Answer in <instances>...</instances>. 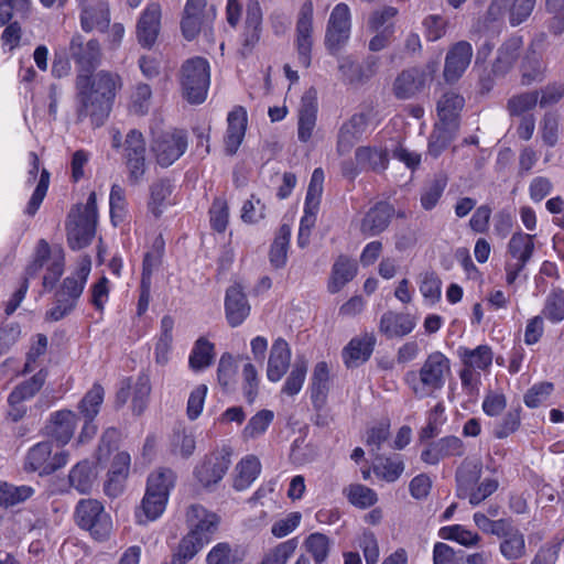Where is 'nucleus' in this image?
<instances>
[{"instance_id": "nucleus-62", "label": "nucleus", "mask_w": 564, "mask_h": 564, "mask_svg": "<svg viewBox=\"0 0 564 564\" xmlns=\"http://www.w3.org/2000/svg\"><path fill=\"white\" fill-rule=\"evenodd\" d=\"M207 564H238L240 557L237 550H234L227 542L217 543L207 554Z\"/></svg>"}, {"instance_id": "nucleus-48", "label": "nucleus", "mask_w": 564, "mask_h": 564, "mask_svg": "<svg viewBox=\"0 0 564 564\" xmlns=\"http://www.w3.org/2000/svg\"><path fill=\"white\" fill-rule=\"evenodd\" d=\"M539 90L524 91L513 95L507 101V110L511 117H523L539 104Z\"/></svg>"}, {"instance_id": "nucleus-57", "label": "nucleus", "mask_w": 564, "mask_h": 564, "mask_svg": "<svg viewBox=\"0 0 564 564\" xmlns=\"http://www.w3.org/2000/svg\"><path fill=\"white\" fill-rule=\"evenodd\" d=\"M51 258V247L45 239H40L33 260L25 268L24 276L22 281H26V285L29 286V282L31 279L37 276L40 271L43 269L44 264Z\"/></svg>"}, {"instance_id": "nucleus-7", "label": "nucleus", "mask_w": 564, "mask_h": 564, "mask_svg": "<svg viewBox=\"0 0 564 564\" xmlns=\"http://www.w3.org/2000/svg\"><path fill=\"white\" fill-rule=\"evenodd\" d=\"M77 525L90 533L97 541L110 535L112 522L102 503L96 499H82L75 510Z\"/></svg>"}, {"instance_id": "nucleus-2", "label": "nucleus", "mask_w": 564, "mask_h": 564, "mask_svg": "<svg viewBox=\"0 0 564 564\" xmlns=\"http://www.w3.org/2000/svg\"><path fill=\"white\" fill-rule=\"evenodd\" d=\"M186 518L191 530L172 554L171 564H186L191 561L205 544L209 543L219 523L218 516L200 505H192Z\"/></svg>"}, {"instance_id": "nucleus-14", "label": "nucleus", "mask_w": 564, "mask_h": 564, "mask_svg": "<svg viewBox=\"0 0 564 564\" xmlns=\"http://www.w3.org/2000/svg\"><path fill=\"white\" fill-rule=\"evenodd\" d=\"M473 57L471 44L459 41L452 45L446 54L443 76L446 83L457 82L466 72Z\"/></svg>"}, {"instance_id": "nucleus-44", "label": "nucleus", "mask_w": 564, "mask_h": 564, "mask_svg": "<svg viewBox=\"0 0 564 564\" xmlns=\"http://www.w3.org/2000/svg\"><path fill=\"white\" fill-rule=\"evenodd\" d=\"M167 499L163 496L145 492L140 507L135 511L138 523L145 524L158 519L164 511Z\"/></svg>"}, {"instance_id": "nucleus-11", "label": "nucleus", "mask_w": 564, "mask_h": 564, "mask_svg": "<svg viewBox=\"0 0 564 564\" xmlns=\"http://www.w3.org/2000/svg\"><path fill=\"white\" fill-rule=\"evenodd\" d=\"M145 152V141L142 133L137 129L130 130L123 143V158L131 184H138L143 178L147 170Z\"/></svg>"}, {"instance_id": "nucleus-23", "label": "nucleus", "mask_w": 564, "mask_h": 564, "mask_svg": "<svg viewBox=\"0 0 564 564\" xmlns=\"http://www.w3.org/2000/svg\"><path fill=\"white\" fill-rule=\"evenodd\" d=\"M68 218L67 241L69 247L73 250L87 247L95 236L97 221L75 215L74 212L69 214Z\"/></svg>"}, {"instance_id": "nucleus-28", "label": "nucleus", "mask_w": 564, "mask_h": 564, "mask_svg": "<svg viewBox=\"0 0 564 564\" xmlns=\"http://www.w3.org/2000/svg\"><path fill=\"white\" fill-rule=\"evenodd\" d=\"M225 308L228 323L239 326L249 315L250 306L240 285H231L226 292Z\"/></svg>"}, {"instance_id": "nucleus-35", "label": "nucleus", "mask_w": 564, "mask_h": 564, "mask_svg": "<svg viewBox=\"0 0 564 564\" xmlns=\"http://www.w3.org/2000/svg\"><path fill=\"white\" fill-rule=\"evenodd\" d=\"M458 129L459 123H448L443 121L435 123L429 138V153L432 156L437 158L456 138Z\"/></svg>"}, {"instance_id": "nucleus-1", "label": "nucleus", "mask_w": 564, "mask_h": 564, "mask_svg": "<svg viewBox=\"0 0 564 564\" xmlns=\"http://www.w3.org/2000/svg\"><path fill=\"white\" fill-rule=\"evenodd\" d=\"M121 85V77L113 72L102 69L97 73L77 74V120L82 122L89 117L96 127L101 126L110 113Z\"/></svg>"}, {"instance_id": "nucleus-61", "label": "nucleus", "mask_w": 564, "mask_h": 564, "mask_svg": "<svg viewBox=\"0 0 564 564\" xmlns=\"http://www.w3.org/2000/svg\"><path fill=\"white\" fill-rule=\"evenodd\" d=\"M500 552L509 561L519 560L525 554L524 536L518 530L506 536L500 543Z\"/></svg>"}, {"instance_id": "nucleus-40", "label": "nucleus", "mask_w": 564, "mask_h": 564, "mask_svg": "<svg viewBox=\"0 0 564 564\" xmlns=\"http://www.w3.org/2000/svg\"><path fill=\"white\" fill-rule=\"evenodd\" d=\"M96 479L97 473L93 464L88 460L77 463L68 475L70 487L76 489L79 494L90 492Z\"/></svg>"}, {"instance_id": "nucleus-26", "label": "nucleus", "mask_w": 564, "mask_h": 564, "mask_svg": "<svg viewBox=\"0 0 564 564\" xmlns=\"http://www.w3.org/2000/svg\"><path fill=\"white\" fill-rule=\"evenodd\" d=\"M376 341V336L372 333H365L360 337L352 338L343 349L345 365L351 368L367 361L373 351Z\"/></svg>"}, {"instance_id": "nucleus-59", "label": "nucleus", "mask_w": 564, "mask_h": 564, "mask_svg": "<svg viewBox=\"0 0 564 564\" xmlns=\"http://www.w3.org/2000/svg\"><path fill=\"white\" fill-rule=\"evenodd\" d=\"M306 372L307 361L304 358H297L285 380L282 392L291 397L297 394L302 389Z\"/></svg>"}, {"instance_id": "nucleus-29", "label": "nucleus", "mask_w": 564, "mask_h": 564, "mask_svg": "<svg viewBox=\"0 0 564 564\" xmlns=\"http://www.w3.org/2000/svg\"><path fill=\"white\" fill-rule=\"evenodd\" d=\"M80 12V26L89 33L97 30L106 32L110 26V10L107 2H99L96 6L83 4Z\"/></svg>"}, {"instance_id": "nucleus-50", "label": "nucleus", "mask_w": 564, "mask_h": 564, "mask_svg": "<svg viewBox=\"0 0 564 564\" xmlns=\"http://www.w3.org/2000/svg\"><path fill=\"white\" fill-rule=\"evenodd\" d=\"M304 549L310 553L315 564H323L330 552V539L319 532L311 533L303 543Z\"/></svg>"}, {"instance_id": "nucleus-27", "label": "nucleus", "mask_w": 564, "mask_h": 564, "mask_svg": "<svg viewBox=\"0 0 564 564\" xmlns=\"http://www.w3.org/2000/svg\"><path fill=\"white\" fill-rule=\"evenodd\" d=\"M291 361V349L286 340L278 338L272 344L267 377L272 382H278L288 371Z\"/></svg>"}, {"instance_id": "nucleus-22", "label": "nucleus", "mask_w": 564, "mask_h": 564, "mask_svg": "<svg viewBox=\"0 0 564 564\" xmlns=\"http://www.w3.org/2000/svg\"><path fill=\"white\" fill-rule=\"evenodd\" d=\"M416 326V318L409 313H398L387 311L381 315L379 322V332L387 338H402Z\"/></svg>"}, {"instance_id": "nucleus-37", "label": "nucleus", "mask_w": 564, "mask_h": 564, "mask_svg": "<svg viewBox=\"0 0 564 564\" xmlns=\"http://www.w3.org/2000/svg\"><path fill=\"white\" fill-rule=\"evenodd\" d=\"M355 158L360 169L377 173L384 171L389 163L387 150L379 148L360 147L356 150Z\"/></svg>"}, {"instance_id": "nucleus-51", "label": "nucleus", "mask_w": 564, "mask_h": 564, "mask_svg": "<svg viewBox=\"0 0 564 564\" xmlns=\"http://www.w3.org/2000/svg\"><path fill=\"white\" fill-rule=\"evenodd\" d=\"M522 84L530 85L533 82H541L544 77L545 66L540 53L527 51L521 63Z\"/></svg>"}, {"instance_id": "nucleus-56", "label": "nucleus", "mask_w": 564, "mask_h": 564, "mask_svg": "<svg viewBox=\"0 0 564 564\" xmlns=\"http://www.w3.org/2000/svg\"><path fill=\"white\" fill-rule=\"evenodd\" d=\"M462 356L463 364L466 367L485 370L492 362V350L487 345H480L475 349H464Z\"/></svg>"}, {"instance_id": "nucleus-18", "label": "nucleus", "mask_w": 564, "mask_h": 564, "mask_svg": "<svg viewBox=\"0 0 564 564\" xmlns=\"http://www.w3.org/2000/svg\"><path fill=\"white\" fill-rule=\"evenodd\" d=\"M161 28V7L148 4L137 23V39L141 46L150 48L155 43Z\"/></svg>"}, {"instance_id": "nucleus-31", "label": "nucleus", "mask_w": 564, "mask_h": 564, "mask_svg": "<svg viewBox=\"0 0 564 564\" xmlns=\"http://www.w3.org/2000/svg\"><path fill=\"white\" fill-rule=\"evenodd\" d=\"M130 455L127 452L117 453L108 473L105 484V492L110 497H117L123 488V481L130 469Z\"/></svg>"}, {"instance_id": "nucleus-15", "label": "nucleus", "mask_w": 564, "mask_h": 564, "mask_svg": "<svg viewBox=\"0 0 564 564\" xmlns=\"http://www.w3.org/2000/svg\"><path fill=\"white\" fill-rule=\"evenodd\" d=\"M536 0H492L488 8V15L497 20L503 10L508 11V20L511 26H518L531 15Z\"/></svg>"}, {"instance_id": "nucleus-17", "label": "nucleus", "mask_w": 564, "mask_h": 564, "mask_svg": "<svg viewBox=\"0 0 564 564\" xmlns=\"http://www.w3.org/2000/svg\"><path fill=\"white\" fill-rule=\"evenodd\" d=\"M324 172L321 167L313 171L307 187L304 205V216L301 219L300 229L311 232V228L316 220V214L319 208L321 196L323 193Z\"/></svg>"}, {"instance_id": "nucleus-32", "label": "nucleus", "mask_w": 564, "mask_h": 564, "mask_svg": "<svg viewBox=\"0 0 564 564\" xmlns=\"http://www.w3.org/2000/svg\"><path fill=\"white\" fill-rule=\"evenodd\" d=\"M207 0H187L183 18L181 21V30L183 36L187 41H192L199 33L203 25V12L206 8Z\"/></svg>"}, {"instance_id": "nucleus-41", "label": "nucleus", "mask_w": 564, "mask_h": 564, "mask_svg": "<svg viewBox=\"0 0 564 564\" xmlns=\"http://www.w3.org/2000/svg\"><path fill=\"white\" fill-rule=\"evenodd\" d=\"M290 237V226L282 225L275 234L269 250V261L274 269H282L286 264Z\"/></svg>"}, {"instance_id": "nucleus-4", "label": "nucleus", "mask_w": 564, "mask_h": 564, "mask_svg": "<svg viewBox=\"0 0 564 564\" xmlns=\"http://www.w3.org/2000/svg\"><path fill=\"white\" fill-rule=\"evenodd\" d=\"M482 464L478 459L465 458L455 473L456 496L467 499L476 507L495 494L499 488L497 478L487 477L480 480Z\"/></svg>"}, {"instance_id": "nucleus-43", "label": "nucleus", "mask_w": 564, "mask_h": 564, "mask_svg": "<svg viewBox=\"0 0 564 564\" xmlns=\"http://www.w3.org/2000/svg\"><path fill=\"white\" fill-rule=\"evenodd\" d=\"M236 470L234 488L241 491L248 488L259 476L261 464L257 456L248 455L238 463Z\"/></svg>"}, {"instance_id": "nucleus-16", "label": "nucleus", "mask_w": 564, "mask_h": 564, "mask_svg": "<svg viewBox=\"0 0 564 564\" xmlns=\"http://www.w3.org/2000/svg\"><path fill=\"white\" fill-rule=\"evenodd\" d=\"M427 82V74L419 67L403 69L394 79L392 91L397 99L405 100L421 93Z\"/></svg>"}, {"instance_id": "nucleus-58", "label": "nucleus", "mask_w": 564, "mask_h": 564, "mask_svg": "<svg viewBox=\"0 0 564 564\" xmlns=\"http://www.w3.org/2000/svg\"><path fill=\"white\" fill-rule=\"evenodd\" d=\"M299 545L297 538L279 543L269 550L259 564H286Z\"/></svg>"}, {"instance_id": "nucleus-3", "label": "nucleus", "mask_w": 564, "mask_h": 564, "mask_svg": "<svg viewBox=\"0 0 564 564\" xmlns=\"http://www.w3.org/2000/svg\"><path fill=\"white\" fill-rule=\"evenodd\" d=\"M451 376V360L441 351L427 355L419 371L410 370L404 381L417 398L436 397Z\"/></svg>"}, {"instance_id": "nucleus-53", "label": "nucleus", "mask_w": 564, "mask_h": 564, "mask_svg": "<svg viewBox=\"0 0 564 564\" xmlns=\"http://www.w3.org/2000/svg\"><path fill=\"white\" fill-rule=\"evenodd\" d=\"M447 185V177L443 174L435 175L426 185L423 187L421 193V205L425 210L433 209Z\"/></svg>"}, {"instance_id": "nucleus-9", "label": "nucleus", "mask_w": 564, "mask_h": 564, "mask_svg": "<svg viewBox=\"0 0 564 564\" xmlns=\"http://www.w3.org/2000/svg\"><path fill=\"white\" fill-rule=\"evenodd\" d=\"M187 134L184 130H170L156 134L151 143V150L156 163L162 167L171 166L186 151Z\"/></svg>"}, {"instance_id": "nucleus-42", "label": "nucleus", "mask_w": 564, "mask_h": 564, "mask_svg": "<svg viewBox=\"0 0 564 564\" xmlns=\"http://www.w3.org/2000/svg\"><path fill=\"white\" fill-rule=\"evenodd\" d=\"M405 469L403 459L400 456L388 457L378 455L372 465L375 475L387 481H397Z\"/></svg>"}, {"instance_id": "nucleus-24", "label": "nucleus", "mask_w": 564, "mask_h": 564, "mask_svg": "<svg viewBox=\"0 0 564 564\" xmlns=\"http://www.w3.org/2000/svg\"><path fill=\"white\" fill-rule=\"evenodd\" d=\"M394 208L387 202H379L371 207L361 220L360 230L367 236H377L384 231L392 216Z\"/></svg>"}, {"instance_id": "nucleus-46", "label": "nucleus", "mask_w": 564, "mask_h": 564, "mask_svg": "<svg viewBox=\"0 0 564 564\" xmlns=\"http://www.w3.org/2000/svg\"><path fill=\"white\" fill-rule=\"evenodd\" d=\"M174 481L175 474L172 469L159 468L149 475L145 492L160 495L169 499V494L174 486Z\"/></svg>"}, {"instance_id": "nucleus-47", "label": "nucleus", "mask_w": 564, "mask_h": 564, "mask_svg": "<svg viewBox=\"0 0 564 564\" xmlns=\"http://www.w3.org/2000/svg\"><path fill=\"white\" fill-rule=\"evenodd\" d=\"M35 490L31 486H14L8 482L0 485V507L12 508L30 499Z\"/></svg>"}, {"instance_id": "nucleus-21", "label": "nucleus", "mask_w": 564, "mask_h": 564, "mask_svg": "<svg viewBox=\"0 0 564 564\" xmlns=\"http://www.w3.org/2000/svg\"><path fill=\"white\" fill-rule=\"evenodd\" d=\"M522 47V36L512 35L507 39L497 50V56L491 66L492 74L496 76L507 75L518 62Z\"/></svg>"}, {"instance_id": "nucleus-36", "label": "nucleus", "mask_w": 564, "mask_h": 564, "mask_svg": "<svg viewBox=\"0 0 564 564\" xmlns=\"http://www.w3.org/2000/svg\"><path fill=\"white\" fill-rule=\"evenodd\" d=\"M46 378L47 371L41 369L30 379L19 383L8 397L9 405H20L22 402L32 399L42 389Z\"/></svg>"}, {"instance_id": "nucleus-10", "label": "nucleus", "mask_w": 564, "mask_h": 564, "mask_svg": "<svg viewBox=\"0 0 564 564\" xmlns=\"http://www.w3.org/2000/svg\"><path fill=\"white\" fill-rule=\"evenodd\" d=\"M69 56L78 67L77 74H88L101 64L102 52L98 40L85 37L75 33L69 42L68 47Z\"/></svg>"}, {"instance_id": "nucleus-12", "label": "nucleus", "mask_w": 564, "mask_h": 564, "mask_svg": "<svg viewBox=\"0 0 564 564\" xmlns=\"http://www.w3.org/2000/svg\"><path fill=\"white\" fill-rule=\"evenodd\" d=\"M350 10L346 3H338L332 11L325 34V45L334 54L338 52L349 39Z\"/></svg>"}, {"instance_id": "nucleus-45", "label": "nucleus", "mask_w": 564, "mask_h": 564, "mask_svg": "<svg viewBox=\"0 0 564 564\" xmlns=\"http://www.w3.org/2000/svg\"><path fill=\"white\" fill-rule=\"evenodd\" d=\"M344 496L350 505L359 509H367L378 501L377 492L361 484H350L343 489Z\"/></svg>"}, {"instance_id": "nucleus-63", "label": "nucleus", "mask_w": 564, "mask_h": 564, "mask_svg": "<svg viewBox=\"0 0 564 564\" xmlns=\"http://www.w3.org/2000/svg\"><path fill=\"white\" fill-rule=\"evenodd\" d=\"M338 70L340 73L343 82L345 83L354 85L365 83L364 66L354 62L348 56L339 58Z\"/></svg>"}, {"instance_id": "nucleus-33", "label": "nucleus", "mask_w": 564, "mask_h": 564, "mask_svg": "<svg viewBox=\"0 0 564 564\" xmlns=\"http://www.w3.org/2000/svg\"><path fill=\"white\" fill-rule=\"evenodd\" d=\"M317 104L312 91L306 93L301 100L297 122V137L301 142H307L316 124Z\"/></svg>"}, {"instance_id": "nucleus-30", "label": "nucleus", "mask_w": 564, "mask_h": 564, "mask_svg": "<svg viewBox=\"0 0 564 564\" xmlns=\"http://www.w3.org/2000/svg\"><path fill=\"white\" fill-rule=\"evenodd\" d=\"M228 128L225 137L226 152L234 155L240 147L247 128V112L242 107H236L228 113Z\"/></svg>"}, {"instance_id": "nucleus-64", "label": "nucleus", "mask_w": 564, "mask_h": 564, "mask_svg": "<svg viewBox=\"0 0 564 564\" xmlns=\"http://www.w3.org/2000/svg\"><path fill=\"white\" fill-rule=\"evenodd\" d=\"M274 414L270 410H261L256 413L243 429V435L254 438L263 434L273 421Z\"/></svg>"}, {"instance_id": "nucleus-52", "label": "nucleus", "mask_w": 564, "mask_h": 564, "mask_svg": "<svg viewBox=\"0 0 564 564\" xmlns=\"http://www.w3.org/2000/svg\"><path fill=\"white\" fill-rule=\"evenodd\" d=\"M171 193L172 184L167 178L158 180L150 186V200L148 203V207L155 218H159L162 215V208Z\"/></svg>"}, {"instance_id": "nucleus-13", "label": "nucleus", "mask_w": 564, "mask_h": 564, "mask_svg": "<svg viewBox=\"0 0 564 564\" xmlns=\"http://www.w3.org/2000/svg\"><path fill=\"white\" fill-rule=\"evenodd\" d=\"M313 4L305 2L300 11L296 22V50L299 55V63L301 66L307 68L312 62V46H313Z\"/></svg>"}, {"instance_id": "nucleus-5", "label": "nucleus", "mask_w": 564, "mask_h": 564, "mask_svg": "<svg viewBox=\"0 0 564 564\" xmlns=\"http://www.w3.org/2000/svg\"><path fill=\"white\" fill-rule=\"evenodd\" d=\"M90 272V262L82 264L75 274L63 280L55 293L54 306L46 312V319L57 322L70 314L83 294Z\"/></svg>"}, {"instance_id": "nucleus-60", "label": "nucleus", "mask_w": 564, "mask_h": 564, "mask_svg": "<svg viewBox=\"0 0 564 564\" xmlns=\"http://www.w3.org/2000/svg\"><path fill=\"white\" fill-rule=\"evenodd\" d=\"M438 535L444 540L456 541L464 546H474L480 541V536L477 533H474L459 524L441 528Z\"/></svg>"}, {"instance_id": "nucleus-34", "label": "nucleus", "mask_w": 564, "mask_h": 564, "mask_svg": "<svg viewBox=\"0 0 564 564\" xmlns=\"http://www.w3.org/2000/svg\"><path fill=\"white\" fill-rule=\"evenodd\" d=\"M534 237L522 231L511 236L507 247V254L511 258V262L525 268L535 249Z\"/></svg>"}, {"instance_id": "nucleus-6", "label": "nucleus", "mask_w": 564, "mask_h": 564, "mask_svg": "<svg viewBox=\"0 0 564 564\" xmlns=\"http://www.w3.org/2000/svg\"><path fill=\"white\" fill-rule=\"evenodd\" d=\"M210 83V67L207 59L193 57L181 69V86L184 98L191 104H202Z\"/></svg>"}, {"instance_id": "nucleus-19", "label": "nucleus", "mask_w": 564, "mask_h": 564, "mask_svg": "<svg viewBox=\"0 0 564 564\" xmlns=\"http://www.w3.org/2000/svg\"><path fill=\"white\" fill-rule=\"evenodd\" d=\"M77 415L70 410H61L51 414L45 425V434L52 437L59 445H66L73 437L76 425Z\"/></svg>"}, {"instance_id": "nucleus-38", "label": "nucleus", "mask_w": 564, "mask_h": 564, "mask_svg": "<svg viewBox=\"0 0 564 564\" xmlns=\"http://www.w3.org/2000/svg\"><path fill=\"white\" fill-rule=\"evenodd\" d=\"M357 272L356 263L345 256H340L333 265L332 276L328 282V291L332 294L339 292Z\"/></svg>"}, {"instance_id": "nucleus-8", "label": "nucleus", "mask_w": 564, "mask_h": 564, "mask_svg": "<svg viewBox=\"0 0 564 564\" xmlns=\"http://www.w3.org/2000/svg\"><path fill=\"white\" fill-rule=\"evenodd\" d=\"M69 453L65 449L53 453V444L48 441L33 445L24 457L23 468L28 473L48 476L66 466Z\"/></svg>"}, {"instance_id": "nucleus-54", "label": "nucleus", "mask_w": 564, "mask_h": 564, "mask_svg": "<svg viewBox=\"0 0 564 564\" xmlns=\"http://www.w3.org/2000/svg\"><path fill=\"white\" fill-rule=\"evenodd\" d=\"M104 388L100 384L95 383L78 404V410L83 417L95 420L104 402Z\"/></svg>"}, {"instance_id": "nucleus-39", "label": "nucleus", "mask_w": 564, "mask_h": 564, "mask_svg": "<svg viewBox=\"0 0 564 564\" xmlns=\"http://www.w3.org/2000/svg\"><path fill=\"white\" fill-rule=\"evenodd\" d=\"M465 105L463 96L455 91H446L436 105L438 120L448 123H459V112Z\"/></svg>"}, {"instance_id": "nucleus-49", "label": "nucleus", "mask_w": 564, "mask_h": 564, "mask_svg": "<svg viewBox=\"0 0 564 564\" xmlns=\"http://www.w3.org/2000/svg\"><path fill=\"white\" fill-rule=\"evenodd\" d=\"M328 391V367L324 361L318 362L313 371L311 399L315 406H322Z\"/></svg>"}, {"instance_id": "nucleus-20", "label": "nucleus", "mask_w": 564, "mask_h": 564, "mask_svg": "<svg viewBox=\"0 0 564 564\" xmlns=\"http://www.w3.org/2000/svg\"><path fill=\"white\" fill-rule=\"evenodd\" d=\"M230 464L229 453L210 455L196 467L195 476L204 487H209L223 479Z\"/></svg>"}, {"instance_id": "nucleus-55", "label": "nucleus", "mask_w": 564, "mask_h": 564, "mask_svg": "<svg viewBox=\"0 0 564 564\" xmlns=\"http://www.w3.org/2000/svg\"><path fill=\"white\" fill-rule=\"evenodd\" d=\"M214 358V345L205 338L196 340L189 356V366L193 370L198 371L208 367Z\"/></svg>"}, {"instance_id": "nucleus-25", "label": "nucleus", "mask_w": 564, "mask_h": 564, "mask_svg": "<svg viewBox=\"0 0 564 564\" xmlns=\"http://www.w3.org/2000/svg\"><path fill=\"white\" fill-rule=\"evenodd\" d=\"M368 117L365 113H355L345 122L338 132L337 151L340 155L348 153L367 130Z\"/></svg>"}]
</instances>
